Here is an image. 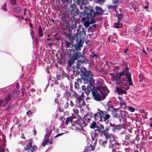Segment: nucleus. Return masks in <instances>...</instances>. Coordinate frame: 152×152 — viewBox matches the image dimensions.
Listing matches in <instances>:
<instances>
[{"instance_id": "nucleus-3", "label": "nucleus", "mask_w": 152, "mask_h": 152, "mask_svg": "<svg viewBox=\"0 0 152 152\" xmlns=\"http://www.w3.org/2000/svg\"><path fill=\"white\" fill-rule=\"evenodd\" d=\"M46 134L45 136V139H46L45 141L43 142L42 145L43 146H45L46 145H50L52 144V139H48V138L51 135L52 132H54L56 133H57V130L56 129H53L52 130V128L50 127H48L47 128Z\"/></svg>"}, {"instance_id": "nucleus-33", "label": "nucleus", "mask_w": 152, "mask_h": 152, "mask_svg": "<svg viewBox=\"0 0 152 152\" xmlns=\"http://www.w3.org/2000/svg\"><path fill=\"white\" fill-rule=\"evenodd\" d=\"M63 134V133H59L57 134L56 136H54V134H52L51 135V137H53L54 138H56L57 137H59L61 135H62Z\"/></svg>"}, {"instance_id": "nucleus-32", "label": "nucleus", "mask_w": 152, "mask_h": 152, "mask_svg": "<svg viewBox=\"0 0 152 152\" xmlns=\"http://www.w3.org/2000/svg\"><path fill=\"white\" fill-rule=\"evenodd\" d=\"M123 17V15L122 14L120 13L118 15V21H121L122 20V18Z\"/></svg>"}, {"instance_id": "nucleus-52", "label": "nucleus", "mask_w": 152, "mask_h": 152, "mask_svg": "<svg viewBox=\"0 0 152 152\" xmlns=\"http://www.w3.org/2000/svg\"><path fill=\"white\" fill-rule=\"evenodd\" d=\"M98 129L97 130L98 132H101L102 134V130H101V129H100L99 127L98 128Z\"/></svg>"}, {"instance_id": "nucleus-15", "label": "nucleus", "mask_w": 152, "mask_h": 152, "mask_svg": "<svg viewBox=\"0 0 152 152\" xmlns=\"http://www.w3.org/2000/svg\"><path fill=\"white\" fill-rule=\"evenodd\" d=\"M86 119L85 118L78 120L77 122V124L80 126L81 128L83 129V127H86V126L87 125L86 123Z\"/></svg>"}, {"instance_id": "nucleus-17", "label": "nucleus", "mask_w": 152, "mask_h": 152, "mask_svg": "<svg viewBox=\"0 0 152 152\" xmlns=\"http://www.w3.org/2000/svg\"><path fill=\"white\" fill-rule=\"evenodd\" d=\"M91 143L90 144V145L91 146H94L95 147V146L96 145L97 142L96 138L95 137L94 134V135L91 134Z\"/></svg>"}, {"instance_id": "nucleus-5", "label": "nucleus", "mask_w": 152, "mask_h": 152, "mask_svg": "<svg viewBox=\"0 0 152 152\" xmlns=\"http://www.w3.org/2000/svg\"><path fill=\"white\" fill-rule=\"evenodd\" d=\"M96 88L97 93L99 94L98 93V91H99L102 96L104 97V98L107 95L109 92V90L107 87L103 85L96 86Z\"/></svg>"}, {"instance_id": "nucleus-60", "label": "nucleus", "mask_w": 152, "mask_h": 152, "mask_svg": "<svg viewBox=\"0 0 152 152\" xmlns=\"http://www.w3.org/2000/svg\"><path fill=\"white\" fill-rule=\"evenodd\" d=\"M93 114L92 113H91L89 115V116L90 118H91L94 116Z\"/></svg>"}, {"instance_id": "nucleus-23", "label": "nucleus", "mask_w": 152, "mask_h": 152, "mask_svg": "<svg viewBox=\"0 0 152 152\" xmlns=\"http://www.w3.org/2000/svg\"><path fill=\"white\" fill-rule=\"evenodd\" d=\"M122 26V24L121 21H118L117 23L114 24V27L116 28H121Z\"/></svg>"}, {"instance_id": "nucleus-56", "label": "nucleus", "mask_w": 152, "mask_h": 152, "mask_svg": "<svg viewBox=\"0 0 152 152\" xmlns=\"http://www.w3.org/2000/svg\"><path fill=\"white\" fill-rule=\"evenodd\" d=\"M6 88H4L2 89H1L0 90V91L1 92H3L4 93V91L5 90Z\"/></svg>"}, {"instance_id": "nucleus-40", "label": "nucleus", "mask_w": 152, "mask_h": 152, "mask_svg": "<svg viewBox=\"0 0 152 152\" xmlns=\"http://www.w3.org/2000/svg\"><path fill=\"white\" fill-rule=\"evenodd\" d=\"M112 1L113 4H115L120 3L121 0H112Z\"/></svg>"}, {"instance_id": "nucleus-30", "label": "nucleus", "mask_w": 152, "mask_h": 152, "mask_svg": "<svg viewBox=\"0 0 152 152\" xmlns=\"http://www.w3.org/2000/svg\"><path fill=\"white\" fill-rule=\"evenodd\" d=\"M6 145L4 143L2 145V147L0 148V152H4L5 149V148Z\"/></svg>"}, {"instance_id": "nucleus-36", "label": "nucleus", "mask_w": 152, "mask_h": 152, "mask_svg": "<svg viewBox=\"0 0 152 152\" xmlns=\"http://www.w3.org/2000/svg\"><path fill=\"white\" fill-rule=\"evenodd\" d=\"M10 3L12 5H15L16 4V0H10Z\"/></svg>"}, {"instance_id": "nucleus-22", "label": "nucleus", "mask_w": 152, "mask_h": 152, "mask_svg": "<svg viewBox=\"0 0 152 152\" xmlns=\"http://www.w3.org/2000/svg\"><path fill=\"white\" fill-rule=\"evenodd\" d=\"M102 134H104L107 139L108 138H110L113 136L112 134H109L108 132H105L104 130H102Z\"/></svg>"}, {"instance_id": "nucleus-61", "label": "nucleus", "mask_w": 152, "mask_h": 152, "mask_svg": "<svg viewBox=\"0 0 152 152\" xmlns=\"http://www.w3.org/2000/svg\"><path fill=\"white\" fill-rule=\"evenodd\" d=\"M100 129H103L104 128V126L102 125V124H101L100 125V128H99Z\"/></svg>"}, {"instance_id": "nucleus-51", "label": "nucleus", "mask_w": 152, "mask_h": 152, "mask_svg": "<svg viewBox=\"0 0 152 152\" xmlns=\"http://www.w3.org/2000/svg\"><path fill=\"white\" fill-rule=\"evenodd\" d=\"M109 130V127H107L106 128V129L105 130L103 129V130H104L105 132H107Z\"/></svg>"}, {"instance_id": "nucleus-7", "label": "nucleus", "mask_w": 152, "mask_h": 152, "mask_svg": "<svg viewBox=\"0 0 152 152\" xmlns=\"http://www.w3.org/2000/svg\"><path fill=\"white\" fill-rule=\"evenodd\" d=\"M84 42L83 40L80 39L77 43L72 45L71 49V50L73 52H75V50L77 51H80L81 48L83 47Z\"/></svg>"}, {"instance_id": "nucleus-64", "label": "nucleus", "mask_w": 152, "mask_h": 152, "mask_svg": "<svg viewBox=\"0 0 152 152\" xmlns=\"http://www.w3.org/2000/svg\"><path fill=\"white\" fill-rule=\"evenodd\" d=\"M150 119L151 120V122L150 124V126L152 127V118H151Z\"/></svg>"}, {"instance_id": "nucleus-18", "label": "nucleus", "mask_w": 152, "mask_h": 152, "mask_svg": "<svg viewBox=\"0 0 152 152\" xmlns=\"http://www.w3.org/2000/svg\"><path fill=\"white\" fill-rule=\"evenodd\" d=\"M32 143V141L31 140H28L27 144L24 147V150H30L32 147L31 144Z\"/></svg>"}, {"instance_id": "nucleus-47", "label": "nucleus", "mask_w": 152, "mask_h": 152, "mask_svg": "<svg viewBox=\"0 0 152 152\" xmlns=\"http://www.w3.org/2000/svg\"><path fill=\"white\" fill-rule=\"evenodd\" d=\"M69 106V103L68 102H66L65 103L64 105V107L65 108H67Z\"/></svg>"}, {"instance_id": "nucleus-54", "label": "nucleus", "mask_w": 152, "mask_h": 152, "mask_svg": "<svg viewBox=\"0 0 152 152\" xmlns=\"http://www.w3.org/2000/svg\"><path fill=\"white\" fill-rule=\"evenodd\" d=\"M70 6L72 8H73V9H74V8H75L76 6L75 4H71Z\"/></svg>"}, {"instance_id": "nucleus-44", "label": "nucleus", "mask_w": 152, "mask_h": 152, "mask_svg": "<svg viewBox=\"0 0 152 152\" xmlns=\"http://www.w3.org/2000/svg\"><path fill=\"white\" fill-rule=\"evenodd\" d=\"M66 48L70 47L71 48V47L70 46H72V44H71L70 42H66Z\"/></svg>"}, {"instance_id": "nucleus-25", "label": "nucleus", "mask_w": 152, "mask_h": 152, "mask_svg": "<svg viewBox=\"0 0 152 152\" xmlns=\"http://www.w3.org/2000/svg\"><path fill=\"white\" fill-rule=\"evenodd\" d=\"M39 36V37H42L43 36L42 31L40 25H39L38 28V32Z\"/></svg>"}, {"instance_id": "nucleus-53", "label": "nucleus", "mask_w": 152, "mask_h": 152, "mask_svg": "<svg viewBox=\"0 0 152 152\" xmlns=\"http://www.w3.org/2000/svg\"><path fill=\"white\" fill-rule=\"evenodd\" d=\"M82 89L84 91L87 88L85 85L82 86Z\"/></svg>"}, {"instance_id": "nucleus-24", "label": "nucleus", "mask_w": 152, "mask_h": 152, "mask_svg": "<svg viewBox=\"0 0 152 152\" xmlns=\"http://www.w3.org/2000/svg\"><path fill=\"white\" fill-rule=\"evenodd\" d=\"M21 10V7L19 6L15 7L13 10V12L16 14L19 13Z\"/></svg>"}, {"instance_id": "nucleus-42", "label": "nucleus", "mask_w": 152, "mask_h": 152, "mask_svg": "<svg viewBox=\"0 0 152 152\" xmlns=\"http://www.w3.org/2000/svg\"><path fill=\"white\" fill-rule=\"evenodd\" d=\"M74 114L77 115L79 113V110L78 109H74L73 110Z\"/></svg>"}, {"instance_id": "nucleus-39", "label": "nucleus", "mask_w": 152, "mask_h": 152, "mask_svg": "<svg viewBox=\"0 0 152 152\" xmlns=\"http://www.w3.org/2000/svg\"><path fill=\"white\" fill-rule=\"evenodd\" d=\"M104 0H97L96 3L99 4H102L104 1Z\"/></svg>"}, {"instance_id": "nucleus-50", "label": "nucleus", "mask_w": 152, "mask_h": 152, "mask_svg": "<svg viewBox=\"0 0 152 152\" xmlns=\"http://www.w3.org/2000/svg\"><path fill=\"white\" fill-rule=\"evenodd\" d=\"M32 114V112L31 111H28L26 113V114L28 115H30Z\"/></svg>"}, {"instance_id": "nucleus-16", "label": "nucleus", "mask_w": 152, "mask_h": 152, "mask_svg": "<svg viewBox=\"0 0 152 152\" xmlns=\"http://www.w3.org/2000/svg\"><path fill=\"white\" fill-rule=\"evenodd\" d=\"M82 54L83 57H80L81 59L80 58L79 60H78L76 63V68L78 70H79L80 68V66H81V64L85 62V59L84 57L83 53H82Z\"/></svg>"}, {"instance_id": "nucleus-29", "label": "nucleus", "mask_w": 152, "mask_h": 152, "mask_svg": "<svg viewBox=\"0 0 152 152\" xmlns=\"http://www.w3.org/2000/svg\"><path fill=\"white\" fill-rule=\"evenodd\" d=\"M73 73L75 76H77L80 74L79 71L77 70H74L73 71Z\"/></svg>"}, {"instance_id": "nucleus-8", "label": "nucleus", "mask_w": 152, "mask_h": 152, "mask_svg": "<svg viewBox=\"0 0 152 152\" xmlns=\"http://www.w3.org/2000/svg\"><path fill=\"white\" fill-rule=\"evenodd\" d=\"M110 144L109 145V148L112 149L113 152H115V148L117 149L119 147V143L116 141L115 140L113 136L110 138Z\"/></svg>"}, {"instance_id": "nucleus-34", "label": "nucleus", "mask_w": 152, "mask_h": 152, "mask_svg": "<svg viewBox=\"0 0 152 152\" xmlns=\"http://www.w3.org/2000/svg\"><path fill=\"white\" fill-rule=\"evenodd\" d=\"M37 147L36 146L34 145L32 147L31 150V152H34V151L37 150Z\"/></svg>"}, {"instance_id": "nucleus-6", "label": "nucleus", "mask_w": 152, "mask_h": 152, "mask_svg": "<svg viewBox=\"0 0 152 152\" xmlns=\"http://www.w3.org/2000/svg\"><path fill=\"white\" fill-rule=\"evenodd\" d=\"M124 74L123 72L119 73L117 74L114 77V80L116 82V83L122 87L124 86V84H125L124 82L125 80L122 78V77H123V75Z\"/></svg>"}, {"instance_id": "nucleus-46", "label": "nucleus", "mask_w": 152, "mask_h": 152, "mask_svg": "<svg viewBox=\"0 0 152 152\" xmlns=\"http://www.w3.org/2000/svg\"><path fill=\"white\" fill-rule=\"evenodd\" d=\"M107 142V141L106 140H104L102 142V144L101 145L103 146V147H104L105 146V145L106 144Z\"/></svg>"}, {"instance_id": "nucleus-37", "label": "nucleus", "mask_w": 152, "mask_h": 152, "mask_svg": "<svg viewBox=\"0 0 152 152\" xmlns=\"http://www.w3.org/2000/svg\"><path fill=\"white\" fill-rule=\"evenodd\" d=\"M74 86L75 88H77V89H78L79 88V83L77 82H75Z\"/></svg>"}, {"instance_id": "nucleus-55", "label": "nucleus", "mask_w": 152, "mask_h": 152, "mask_svg": "<svg viewBox=\"0 0 152 152\" xmlns=\"http://www.w3.org/2000/svg\"><path fill=\"white\" fill-rule=\"evenodd\" d=\"M70 105L72 107H74V104L72 101H71L70 102Z\"/></svg>"}, {"instance_id": "nucleus-35", "label": "nucleus", "mask_w": 152, "mask_h": 152, "mask_svg": "<svg viewBox=\"0 0 152 152\" xmlns=\"http://www.w3.org/2000/svg\"><path fill=\"white\" fill-rule=\"evenodd\" d=\"M128 109L129 111L132 112H134L135 110L134 108L131 106H129L128 108Z\"/></svg>"}, {"instance_id": "nucleus-19", "label": "nucleus", "mask_w": 152, "mask_h": 152, "mask_svg": "<svg viewBox=\"0 0 152 152\" xmlns=\"http://www.w3.org/2000/svg\"><path fill=\"white\" fill-rule=\"evenodd\" d=\"M89 51L91 52V54L90 55V56L91 58H93L96 59H100V56L98 53H95L94 51H91V50H90Z\"/></svg>"}, {"instance_id": "nucleus-2", "label": "nucleus", "mask_w": 152, "mask_h": 152, "mask_svg": "<svg viewBox=\"0 0 152 152\" xmlns=\"http://www.w3.org/2000/svg\"><path fill=\"white\" fill-rule=\"evenodd\" d=\"M103 11L100 7L96 6L95 9L91 8L90 11L89 13L84 12H81L80 15V18L81 19L82 22L84 26L87 28L90 23V19L91 18V23L95 22V20H93V18L99 15L102 14Z\"/></svg>"}, {"instance_id": "nucleus-31", "label": "nucleus", "mask_w": 152, "mask_h": 152, "mask_svg": "<svg viewBox=\"0 0 152 152\" xmlns=\"http://www.w3.org/2000/svg\"><path fill=\"white\" fill-rule=\"evenodd\" d=\"M7 4L4 3L2 6L1 9L4 11H7Z\"/></svg>"}, {"instance_id": "nucleus-1", "label": "nucleus", "mask_w": 152, "mask_h": 152, "mask_svg": "<svg viewBox=\"0 0 152 152\" xmlns=\"http://www.w3.org/2000/svg\"><path fill=\"white\" fill-rule=\"evenodd\" d=\"M80 71L81 78L84 83L89 85V86H87V88L84 91L85 93L88 95L91 91L92 96L95 100L98 101L101 100V98L96 92V87L94 85L95 82L93 78L94 75L85 67H82L80 69Z\"/></svg>"}, {"instance_id": "nucleus-38", "label": "nucleus", "mask_w": 152, "mask_h": 152, "mask_svg": "<svg viewBox=\"0 0 152 152\" xmlns=\"http://www.w3.org/2000/svg\"><path fill=\"white\" fill-rule=\"evenodd\" d=\"M122 125L121 124H120L119 125H116L115 128L116 129H120L122 128Z\"/></svg>"}, {"instance_id": "nucleus-12", "label": "nucleus", "mask_w": 152, "mask_h": 152, "mask_svg": "<svg viewBox=\"0 0 152 152\" xmlns=\"http://www.w3.org/2000/svg\"><path fill=\"white\" fill-rule=\"evenodd\" d=\"M101 117L102 122H106L108 120V119L110 118V115L108 113L105 111L102 110L101 111Z\"/></svg>"}, {"instance_id": "nucleus-14", "label": "nucleus", "mask_w": 152, "mask_h": 152, "mask_svg": "<svg viewBox=\"0 0 152 152\" xmlns=\"http://www.w3.org/2000/svg\"><path fill=\"white\" fill-rule=\"evenodd\" d=\"M101 111H102V110L99 109H98L97 113L94 115V117L95 120L101 122L102 119L101 118Z\"/></svg>"}, {"instance_id": "nucleus-4", "label": "nucleus", "mask_w": 152, "mask_h": 152, "mask_svg": "<svg viewBox=\"0 0 152 152\" xmlns=\"http://www.w3.org/2000/svg\"><path fill=\"white\" fill-rule=\"evenodd\" d=\"M17 96V93L14 91H12L11 94H7L5 95L4 97L5 102L3 105V107L6 106L8 102L15 99Z\"/></svg>"}, {"instance_id": "nucleus-11", "label": "nucleus", "mask_w": 152, "mask_h": 152, "mask_svg": "<svg viewBox=\"0 0 152 152\" xmlns=\"http://www.w3.org/2000/svg\"><path fill=\"white\" fill-rule=\"evenodd\" d=\"M123 86L124 87H123L122 88H124L125 90L121 88H116L117 91L119 95H122L123 94H126L127 93L126 90L129 88V87L127 85L124 84ZM121 87L122 88V87Z\"/></svg>"}, {"instance_id": "nucleus-41", "label": "nucleus", "mask_w": 152, "mask_h": 152, "mask_svg": "<svg viewBox=\"0 0 152 152\" xmlns=\"http://www.w3.org/2000/svg\"><path fill=\"white\" fill-rule=\"evenodd\" d=\"M125 140H127L128 141L131 142L130 141V138L129 135H125Z\"/></svg>"}, {"instance_id": "nucleus-63", "label": "nucleus", "mask_w": 152, "mask_h": 152, "mask_svg": "<svg viewBox=\"0 0 152 152\" xmlns=\"http://www.w3.org/2000/svg\"><path fill=\"white\" fill-rule=\"evenodd\" d=\"M128 50V48H127L124 51V53H127V51Z\"/></svg>"}, {"instance_id": "nucleus-57", "label": "nucleus", "mask_w": 152, "mask_h": 152, "mask_svg": "<svg viewBox=\"0 0 152 152\" xmlns=\"http://www.w3.org/2000/svg\"><path fill=\"white\" fill-rule=\"evenodd\" d=\"M123 144H126L127 145L129 144V142H126L125 141H124V142L123 143Z\"/></svg>"}, {"instance_id": "nucleus-49", "label": "nucleus", "mask_w": 152, "mask_h": 152, "mask_svg": "<svg viewBox=\"0 0 152 152\" xmlns=\"http://www.w3.org/2000/svg\"><path fill=\"white\" fill-rule=\"evenodd\" d=\"M4 103V101L3 100L1 99L0 100V107L1 105H2L3 106V105Z\"/></svg>"}, {"instance_id": "nucleus-48", "label": "nucleus", "mask_w": 152, "mask_h": 152, "mask_svg": "<svg viewBox=\"0 0 152 152\" xmlns=\"http://www.w3.org/2000/svg\"><path fill=\"white\" fill-rule=\"evenodd\" d=\"M37 94L39 95H40L41 94V90L40 89H38L37 90Z\"/></svg>"}, {"instance_id": "nucleus-26", "label": "nucleus", "mask_w": 152, "mask_h": 152, "mask_svg": "<svg viewBox=\"0 0 152 152\" xmlns=\"http://www.w3.org/2000/svg\"><path fill=\"white\" fill-rule=\"evenodd\" d=\"M72 117H67L66 120V124L67 125L69 123H72V120L73 119ZM72 125H73L72 124Z\"/></svg>"}, {"instance_id": "nucleus-27", "label": "nucleus", "mask_w": 152, "mask_h": 152, "mask_svg": "<svg viewBox=\"0 0 152 152\" xmlns=\"http://www.w3.org/2000/svg\"><path fill=\"white\" fill-rule=\"evenodd\" d=\"M97 126L96 123L93 121L92 123L91 124V125L90 126V127L92 129H94L96 128H97Z\"/></svg>"}, {"instance_id": "nucleus-13", "label": "nucleus", "mask_w": 152, "mask_h": 152, "mask_svg": "<svg viewBox=\"0 0 152 152\" xmlns=\"http://www.w3.org/2000/svg\"><path fill=\"white\" fill-rule=\"evenodd\" d=\"M125 76L126 78L128 79V80H125V84L126 85L127 84V82H128L129 84V86H132L133 85L132 80L131 79V74L129 72H127L125 74Z\"/></svg>"}, {"instance_id": "nucleus-59", "label": "nucleus", "mask_w": 152, "mask_h": 152, "mask_svg": "<svg viewBox=\"0 0 152 152\" xmlns=\"http://www.w3.org/2000/svg\"><path fill=\"white\" fill-rule=\"evenodd\" d=\"M130 149V148H125V150L126 152H129V149Z\"/></svg>"}, {"instance_id": "nucleus-45", "label": "nucleus", "mask_w": 152, "mask_h": 152, "mask_svg": "<svg viewBox=\"0 0 152 152\" xmlns=\"http://www.w3.org/2000/svg\"><path fill=\"white\" fill-rule=\"evenodd\" d=\"M129 68L127 66H126L125 68V69L124 70V72H128V70H129Z\"/></svg>"}, {"instance_id": "nucleus-10", "label": "nucleus", "mask_w": 152, "mask_h": 152, "mask_svg": "<svg viewBox=\"0 0 152 152\" xmlns=\"http://www.w3.org/2000/svg\"><path fill=\"white\" fill-rule=\"evenodd\" d=\"M83 94L81 96H78L75 100V107L77 108H81L82 106H84L86 103L83 99Z\"/></svg>"}, {"instance_id": "nucleus-43", "label": "nucleus", "mask_w": 152, "mask_h": 152, "mask_svg": "<svg viewBox=\"0 0 152 152\" xmlns=\"http://www.w3.org/2000/svg\"><path fill=\"white\" fill-rule=\"evenodd\" d=\"M105 124H109L110 125V126L112 127L114 126V124H112L108 120L106 122Z\"/></svg>"}, {"instance_id": "nucleus-9", "label": "nucleus", "mask_w": 152, "mask_h": 152, "mask_svg": "<svg viewBox=\"0 0 152 152\" xmlns=\"http://www.w3.org/2000/svg\"><path fill=\"white\" fill-rule=\"evenodd\" d=\"M83 57L82 53L79 51H76L73 53V55L71 57L70 59L68 62V64L69 66H71L74 62L75 60H77L78 58Z\"/></svg>"}, {"instance_id": "nucleus-20", "label": "nucleus", "mask_w": 152, "mask_h": 152, "mask_svg": "<svg viewBox=\"0 0 152 152\" xmlns=\"http://www.w3.org/2000/svg\"><path fill=\"white\" fill-rule=\"evenodd\" d=\"M51 83L50 85V87L52 88V89L53 88L57 87V86L58 85V83L57 81H52L50 80L49 82V83Z\"/></svg>"}, {"instance_id": "nucleus-28", "label": "nucleus", "mask_w": 152, "mask_h": 152, "mask_svg": "<svg viewBox=\"0 0 152 152\" xmlns=\"http://www.w3.org/2000/svg\"><path fill=\"white\" fill-rule=\"evenodd\" d=\"M64 97H65L67 98H68L71 96V94L70 92L68 91H66V92L64 93Z\"/></svg>"}, {"instance_id": "nucleus-58", "label": "nucleus", "mask_w": 152, "mask_h": 152, "mask_svg": "<svg viewBox=\"0 0 152 152\" xmlns=\"http://www.w3.org/2000/svg\"><path fill=\"white\" fill-rule=\"evenodd\" d=\"M104 141L102 139H100L99 140V143L100 145H102Z\"/></svg>"}, {"instance_id": "nucleus-62", "label": "nucleus", "mask_w": 152, "mask_h": 152, "mask_svg": "<svg viewBox=\"0 0 152 152\" xmlns=\"http://www.w3.org/2000/svg\"><path fill=\"white\" fill-rule=\"evenodd\" d=\"M78 94L75 92H74V96L75 97H76V98L77 97V96Z\"/></svg>"}, {"instance_id": "nucleus-21", "label": "nucleus", "mask_w": 152, "mask_h": 152, "mask_svg": "<svg viewBox=\"0 0 152 152\" xmlns=\"http://www.w3.org/2000/svg\"><path fill=\"white\" fill-rule=\"evenodd\" d=\"M95 148V147L94 146H87L86 147L84 151L82 152H90L91 150H94Z\"/></svg>"}]
</instances>
